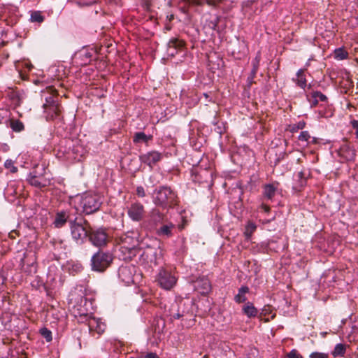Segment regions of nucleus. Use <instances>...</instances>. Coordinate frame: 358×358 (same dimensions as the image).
Listing matches in <instances>:
<instances>
[{"instance_id":"26","label":"nucleus","mask_w":358,"mask_h":358,"mask_svg":"<svg viewBox=\"0 0 358 358\" xmlns=\"http://www.w3.org/2000/svg\"><path fill=\"white\" fill-rule=\"evenodd\" d=\"M249 292V288L247 286H242L239 289L238 294L235 296L234 300L236 303H243L247 300L245 294Z\"/></svg>"},{"instance_id":"32","label":"nucleus","mask_w":358,"mask_h":358,"mask_svg":"<svg viewBox=\"0 0 358 358\" xmlns=\"http://www.w3.org/2000/svg\"><path fill=\"white\" fill-rule=\"evenodd\" d=\"M152 136H147L144 132H137L134 136V143H146L149 140H150Z\"/></svg>"},{"instance_id":"40","label":"nucleus","mask_w":358,"mask_h":358,"mask_svg":"<svg viewBox=\"0 0 358 358\" xmlns=\"http://www.w3.org/2000/svg\"><path fill=\"white\" fill-rule=\"evenodd\" d=\"M310 135L308 131H303L300 133L299 135V140L301 141H308V140L310 138Z\"/></svg>"},{"instance_id":"6","label":"nucleus","mask_w":358,"mask_h":358,"mask_svg":"<svg viewBox=\"0 0 358 358\" xmlns=\"http://www.w3.org/2000/svg\"><path fill=\"white\" fill-rule=\"evenodd\" d=\"M162 250L160 248L148 247L141 255V259L149 266H156L162 257Z\"/></svg>"},{"instance_id":"52","label":"nucleus","mask_w":358,"mask_h":358,"mask_svg":"<svg viewBox=\"0 0 358 358\" xmlns=\"http://www.w3.org/2000/svg\"><path fill=\"white\" fill-rule=\"evenodd\" d=\"M203 96L208 101H211V99H209V95L207 93H204Z\"/></svg>"},{"instance_id":"53","label":"nucleus","mask_w":358,"mask_h":358,"mask_svg":"<svg viewBox=\"0 0 358 358\" xmlns=\"http://www.w3.org/2000/svg\"><path fill=\"white\" fill-rule=\"evenodd\" d=\"M304 126H305V122H299L298 127L299 129H303Z\"/></svg>"},{"instance_id":"8","label":"nucleus","mask_w":358,"mask_h":358,"mask_svg":"<svg viewBox=\"0 0 358 358\" xmlns=\"http://www.w3.org/2000/svg\"><path fill=\"white\" fill-rule=\"evenodd\" d=\"M165 215L159 210L152 209L147 220L143 222V226L149 230L156 229L159 224L164 222Z\"/></svg>"},{"instance_id":"43","label":"nucleus","mask_w":358,"mask_h":358,"mask_svg":"<svg viewBox=\"0 0 358 358\" xmlns=\"http://www.w3.org/2000/svg\"><path fill=\"white\" fill-rule=\"evenodd\" d=\"M252 63H253V69L252 70V73L253 75H255L257 71V69H258V66H259V57L257 56L255 57V59H254V61L252 62Z\"/></svg>"},{"instance_id":"41","label":"nucleus","mask_w":358,"mask_h":358,"mask_svg":"<svg viewBox=\"0 0 358 358\" xmlns=\"http://www.w3.org/2000/svg\"><path fill=\"white\" fill-rule=\"evenodd\" d=\"M328 354L319 352H312L309 356L310 358H328Z\"/></svg>"},{"instance_id":"28","label":"nucleus","mask_w":358,"mask_h":358,"mask_svg":"<svg viewBox=\"0 0 358 358\" xmlns=\"http://www.w3.org/2000/svg\"><path fill=\"white\" fill-rule=\"evenodd\" d=\"M94 51L93 50H83L80 52V57L83 64H87L90 62Z\"/></svg>"},{"instance_id":"49","label":"nucleus","mask_w":358,"mask_h":358,"mask_svg":"<svg viewBox=\"0 0 358 358\" xmlns=\"http://www.w3.org/2000/svg\"><path fill=\"white\" fill-rule=\"evenodd\" d=\"M261 208L264 211V212H268L270 210V208L269 206H268L266 204H262L261 206Z\"/></svg>"},{"instance_id":"51","label":"nucleus","mask_w":358,"mask_h":358,"mask_svg":"<svg viewBox=\"0 0 358 358\" xmlns=\"http://www.w3.org/2000/svg\"><path fill=\"white\" fill-rule=\"evenodd\" d=\"M352 124V127L355 129H358V121L357 120H354Z\"/></svg>"},{"instance_id":"55","label":"nucleus","mask_w":358,"mask_h":358,"mask_svg":"<svg viewBox=\"0 0 358 358\" xmlns=\"http://www.w3.org/2000/svg\"><path fill=\"white\" fill-rule=\"evenodd\" d=\"M308 66H309V63L308 62V63H306V67H305L304 69H307V67H308Z\"/></svg>"},{"instance_id":"39","label":"nucleus","mask_w":358,"mask_h":358,"mask_svg":"<svg viewBox=\"0 0 358 358\" xmlns=\"http://www.w3.org/2000/svg\"><path fill=\"white\" fill-rule=\"evenodd\" d=\"M312 98H316L318 101H326L327 100V96L318 91L313 92Z\"/></svg>"},{"instance_id":"27","label":"nucleus","mask_w":358,"mask_h":358,"mask_svg":"<svg viewBox=\"0 0 358 358\" xmlns=\"http://www.w3.org/2000/svg\"><path fill=\"white\" fill-rule=\"evenodd\" d=\"M243 311L248 317H255L258 313L257 309L250 302L244 306Z\"/></svg>"},{"instance_id":"16","label":"nucleus","mask_w":358,"mask_h":358,"mask_svg":"<svg viewBox=\"0 0 358 358\" xmlns=\"http://www.w3.org/2000/svg\"><path fill=\"white\" fill-rule=\"evenodd\" d=\"M7 96L10 101V104L14 107L19 106L24 98V93L18 90H10L7 93Z\"/></svg>"},{"instance_id":"24","label":"nucleus","mask_w":358,"mask_h":358,"mask_svg":"<svg viewBox=\"0 0 358 358\" xmlns=\"http://www.w3.org/2000/svg\"><path fill=\"white\" fill-rule=\"evenodd\" d=\"M306 70V69H300L296 72V78L295 79H293V80L296 83V85L302 89H305L307 85V81L304 74Z\"/></svg>"},{"instance_id":"9","label":"nucleus","mask_w":358,"mask_h":358,"mask_svg":"<svg viewBox=\"0 0 358 358\" xmlns=\"http://www.w3.org/2000/svg\"><path fill=\"white\" fill-rule=\"evenodd\" d=\"M145 214V210L144 206L138 201L131 203L127 208V215L134 222L141 221L143 219Z\"/></svg>"},{"instance_id":"47","label":"nucleus","mask_w":358,"mask_h":358,"mask_svg":"<svg viewBox=\"0 0 358 358\" xmlns=\"http://www.w3.org/2000/svg\"><path fill=\"white\" fill-rule=\"evenodd\" d=\"M222 0H206L208 4L210 6H217L218 3L221 2Z\"/></svg>"},{"instance_id":"17","label":"nucleus","mask_w":358,"mask_h":358,"mask_svg":"<svg viewBox=\"0 0 358 358\" xmlns=\"http://www.w3.org/2000/svg\"><path fill=\"white\" fill-rule=\"evenodd\" d=\"M119 251L120 253L119 255L120 258L124 261H128L135 257L139 252V250L135 247L120 246Z\"/></svg>"},{"instance_id":"35","label":"nucleus","mask_w":358,"mask_h":358,"mask_svg":"<svg viewBox=\"0 0 358 358\" xmlns=\"http://www.w3.org/2000/svg\"><path fill=\"white\" fill-rule=\"evenodd\" d=\"M44 16L40 11H34L31 14V21L33 22L41 23L44 21Z\"/></svg>"},{"instance_id":"23","label":"nucleus","mask_w":358,"mask_h":358,"mask_svg":"<svg viewBox=\"0 0 358 358\" xmlns=\"http://www.w3.org/2000/svg\"><path fill=\"white\" fill-rule=\"evenodd\" d=\"M6 122L13 132L19 133L24 130L23 122L18 119L9 118L8 121L6 120Z\"/></svg>"},{"instance_id":"14","label":"nucleus","mask_w":358,"mask_h":358,"mask_svg":"<svg viewBox=\"0 0 358 358\" xmlns=\"http://www.w3.org/2000/svg\"><path fill=\"white\" fill-rule=\"evenodd\" d=\"M338 154L344 161H354L356 156L355 150L348 143H343L338 150Z\"/></svg>"},{"instance_id":"38","label":"nucleus","mask_w":358,"mask_h":358,"mask_svg":"<svg viewBox=\"0 0 358 358\" xmlns=\"http://www.w3.org/2000/svg\"><path fill=\"white\" fill-rule=\"evenodd\" d=\"M29 182L36 187H44V185H43L38 180V178L36 176H31L29 178Z\"/></svg>"},{"instance_id":"36","label":"nucleus","mask_w":358,"mask_h":358,"mask_svg":"<svg viewBox=\"0 0 358 358\" xmlns=\"http://www.w3.org/2000/svg\"><path fill=\"white\" fill-rule=\"evenodd\" d=\"M40 334L45 339L47 342H50L52 340V331L46 327L40 329Z\"/></svg>"},{"instance_id":"48","label":"nucleus","mask_w":358,"mask_h":358,"mask_svg":"<svg viewBox=\"0 0 358 358\" xmlns=\"http://www.w3.org/2000/svg\"><path fill=\"white\" fill-rule=\"evenodd\" d=\"M309 101L310 103L311 107H315L318 103V100L316 98L311 97V99H309Z\"/></svg>"},{"instance_id":"18","label":"nucleus","mask_w":358,"mask_h":358,"mask_svg":"<svg viewBox=\"0 0 358 358\" xmlns=\"http://www.w3.org/2000/svg\"><path fill=\"white\" fill-rule=\"evenodd\" d=\"M194 287L199 293L206 294L210 290V283L207 278H202L194 282Z\"/></svg>"},{"instance_id":"15","label":"nucleus","mask_w":358,"mask_h":358,"mask_svg":"<svg viewBox=\"0 0 358 358\" xmlns=\"http://www.w3.org/2000/svg\"><path fill=\"white\" fill-rule=\"evenodd\" d=\"M162 224V225L160 227L156 229L157 235L164 238H169L173 236V231L175 229V225L171 222L166 224L163 223Z\"/></svg>"},{"instance_id":"30","label":"nucleus","mask_w":358,"mask_h":358,"mask_svg":"<svg viewBox=\"0 0 358 358\" xmlns=\"http://www.w3.org/2000/svg\"><path fill=\"white\" fill-rule=\"evenodd\" d=\"M346 351V345L338 343L336 345L331 355L334 357H343Z\"/></svg>"},{"instance_id":"31","label":"nucleus","mask_w":358,"mask_h":358,"mask_svg":"<svg viewBox=\"0 0 358 358\" xmlns=\"http://www.w3.org/2000/svg\"><path fill=\"white\" fill-rule=\"evenodd\" d=\"M182 305H183L182 301H180L179 304H176V306H178V308L177 312H176V313L173 311V308H174L173 306H172L170 315L173 319H175V320L180 319L185 315V309L182 308L181 310Z\"/></svg>"},{"instance_id":"19","label":"nucleus","mask_w":358,"mask_h":358,"mask_svg":"<svg viewBox=\"0 0 358 358\" xmlns=\"http://www.w3.org/2000/svg\"><path fill=\"white\" fill-rule=\"evenodd\" d=\"M136 234L134 232H127L124 235H123L121 238V243L120 246H127V247H135L137 248L138 244V241L136 237Z\"/></svg>"},{"instance_id":"34","label":"nucleus","mask_w":358,"mask_h":358,"mask_svg":"<svg viewBox=\"0 0 358 358\" xmlns=\"http://www.w3.org/2000/svg\"><path fill=\"white\" fill-rule=\"evenodd\" d=\"M184 45V42L181 40H179L176 38H173L170 39V41L168 43V47L169 48H173L175 50L178 48H180Z\"/></svg>"},{"instance_id":"57","label":"nucleus","mask_w":358,"mask_h":358,"mask_svg":"<svg viewBox=\"0 0 358 358\" xmlns=\"http://www.w3.org/2000/svg\"><path fill=\"white\" fill-rule=\"evenodd\" d=\"M130 358H134V357H130Z\"/></svg>"},{"instance_id":"37","label":"nucleus","mask_w":358,"mask_h":358,"mask_svg":"<svg viewBox=\"0 0 358 358\" xmlns=\"http://www.w3.org/2000/svg\"><path fill=\"white\" fill-rule=\"evenodd\" d=\"M6 169H8L11 173H16L17 168L14 165V162L12 159H7L4 163Z\"/></svg>"},{"instance_id":"44","label":"nucleus","mask_w":358,"mask_h":358,"mask_svg":"<svg viewBox=\"0 0 358 358\" xmlns=\"http://www.w3.org/2000/svg\"><path fill=\"white\" fill-rule=\"evenodd\" d=\"M288 358H303L296 350H292L287 354Z\"/></svg>"},{"instance_id":"20","label":"nucleus","mask_w":358,"mask_h":358,"mask_svg":"<svg viewBox=\"0 0 358 358\" xmlns=\"http://www.w3.org/2000/svg\"><path fill=\"white\" fill-rule=\"evenodd\" d=\"M69 220H73L70 215L67 213L66 211H60L57 213L55 220L53 222V224L56 228L62 227L66 222H69Z\"/></svg>"},{"instance_id":"33","label":"nucleus","mask_w":358,"mask_h":358,"mask_svg":"<svg viewBox=\"0 0 358 358\" xmlns=\"http://www.w3.org/2000/svg\"><path fill=\"white\" fill-rule=\"evenodd\" d=\"M348 57V52L343 48H337L334 50V58L337 60H343Z\"/></svg>"},{"instance_id":"5","label":"nucleus","mask_w":358,"mask_h":358,"mask_svg":"<svg viewBox=\"0 0 358 358\" xmlns=\"http://www.w3.org/2000/svg\"><path fill=\"white\" fill-rule=\"evenodd\" d=\"M175 193L168 187H161L155 192L154 203L157 206H166L174 203Z\"/></svg>"},{"instance_id":"12","label":"nucleus","mask_w":358,"mask_h":358,"mask_svg":"<svg viewBox=\"0 0 358 358\" xmlns=\"http://www.w3.org/2000/svg\"><path fill=\"white\" fill-rule=\"evenodd\" d=\"M89 238L93 245L103 246L106 244L108 235L105 229L101 228L89 233Z\"/></svg>"},{"instance_id":"3","label":"nucleus","mask_w":358,"mask_h":358,"mask_svg":"<svg viewBox=\"0 0 358 358\" xmlns=\"http://www.w3.org/2000/svg\"><path fill=\"white\" fill-rule=\"evenodd\" d=\"M85 224H87V222L82 217H75L73 220H69L71 234L73 239L77 243H83L89 236L90 232Z\"/></svg>"},{"instance_id":"42","label":"nucleus","mask_w":358,"mask_h":358,"mask_svg":"<svg viewBox=\"0 0 358 358\" xmlns=\"http://www.w3.org/2000/svg\"><path fill=\"white\" fill-rule=\"evenodd\" d=\"M9 117V111L5 108H0V124L4 119Z\"/></svg>"},{"instance_id":"45","label":"nucleus","mask_w":358,"mask_h":358,"mask_svg":"<svg viewBox=\"0 0 358 358\" xmlns=\"http://www.w3.org/2000/svg\"><path fill=\"white\" fill-rule=\"evenodd\" d=\"M136 194L139 197H144L145 196V189L142 186H138L136 188Z\"/></svg>"},{"instance_id":"54","label":"nucleus","mask_w":358,"mask_h":358,"mask_svg":"<svg viewBox=\"0 0 358 358\" xmlns=\"http://www.w3.org/2000/svg\"><path fill=\"white\" fill-rule=\"evenodd\" d=\"M355 135L357 138H358V129L356 130Z\"/></svg>"},{"instance_id":"29","label":"nucleus","mask_w":358,"mask_h":358,"mask_svg":"<svg viewBox=\"0 0 358 358\" xmlns=\"http://www.w3.org/2000/svg\"><path fill=\"white\" fill-rule=\"evenodd\" d=\"M257 225L255 223L251 221H248L244 231V235L247 240H250L252 237V234L256 231Z\"/></svg>"},{"instance_id":"56","label":"nucleus","mask_w":358,"mask_h":358,"mask_svg":"<svg viewBox=\"0 0 358 358\" xmlns=\"http://www.w3.org/2000/svg\"><path fill=\"white\" fill-rule=\"evenodd\" d=\"M313 142H314V143L316 142V139L315 138H313Z\"/></svg>"},{"instance_id":"11","label":"nucleus","mask_w":358,"mask_h":358,"mask_svg":"<svg viewBox=\"0 0 358 358\" xmlns=\"http://www.w3.org/2000/svg\"><path fill=\"white\" fill-rule=\"evenodd\" d=\"M90 333L92 336L99 338L106 330V325L99 318L91 317L88 320Z\"/></svg>"},{"instance_id":"22","label":"nucleus","mask_w":358,"mask_h":358,"mask_svg":"<svg viewBox=\"0 0 358 358\" xmlns=\"http://www.w3.org/2000/svg\"><path fill=\"white\" fill-rule=\"evenodd\" d=\"M278 183L266 184L263 187V195L267 199H272L277 191Z\"/></svg>"},{"instance_id":"50","label":"nucleus","mask_w":358,"mask_h":358,"mask_svg":"<svg viewBox=\"0 0 358 358\" xmlns=\"http://www.w3.org/2000/svg\"><path fill=\"white\" fill-rule=\"evenodd\" d=\"M73 266H75V267H76V268H75V269H76V271H80V270H82V269H83V266H82V265H81V264H77L74 265Z\"/></svg>"},{"instance_id":"21","label":"nucleus","mask_w":358,"mask_h":358,"mask_svg":"<svg viewBox=\"0 0 358 358\" xmlns=\"http://www.w3.org/2000/svg\"><path fill=\"white\" fill-rule=\"evenodd\" d=\"M219 17L216 15H210L206 17L203 28L214 31L216 30L219 22Z\"/></svg>"},{"instance_id":"10","label":"nucleus","mask_w":358,"mask_h":358,"mask_svg":"<svg viewBox=\"0 0 358 358\" xmlns=\"http://www.w3.org/2000/svg\"><path fill=\"white\" fill-rule=\"evenodd\" d=\"M135 272L134 266H121L118 270V276L125 285H130L135 282Z\"/></svg>"},{"instance_id":"25","label":"nucleus","mask_w":358,"mask_h":358,"mask_svg":"<svg viewBox=\"0 0 358 358\" xmlns=\"http://www.w3.org/2000/svg\"><path fill=\"white\" fill-rule=\"evenodd\" d=\"M296 189H300L306 185V177L303 171H299L294 175Z\"/></svg>"},{"instance_id":"1","label":"nucleus","mask_w":358,"mask_h":358,"mask_svg":"<svg viewBox=\"0 0 358 358\" xmlns=\"http://www.w3.org/2000/svg\"><path fill=\"white\" fill-rule=\"evenodd\" d=\"M41 96L45 100L43 108L46 119L49 120L57 117L61 113V106L58 103L56 90L52 87H48L41 91Z\"/></svg>"},{"instance_id":"7","label":"nucleus","mask_w":358,"mask_h":358,"mask_svg":"<svg viewBox=\"0 0 358 358\" xmlns=\"http://www.w3.org/2000/svg\"><path fill=\"white\" fill-rule=\"evenodd\" d=\"M156 280L162 288L169 290L176 284L177 278L170 271L162 268L159 271Z\"/></svg>"},{"instance_id":"46","label":"nucleus","mask_w":358,"mask_h":358,"mask_svg":"<svg viewBox=\"0 0 358 358\" xmlns=\"http://www.w3.org/2000/svg\"><path fill=\"white\" fill-rule=\"evenodd\" d=\"M139 358H159V356L155 352H148L144 357Z\"/></svg>"},{"instance_id":"4","label":"nucleus","mask_w":358,"mask_h":358,"mask_svg":"<svg viewBox=\"0 0 358 358\" xmlns=\"http://www.w3.org/2000/svg\"><path fill=\"white\" fill-rule=\"evenodd\" d=\"M113 259V255L110 252L99 250L91 258L92 270L103 272L110 265Z\"/></svg>"},{"instance_id":"2","label":"nucleus","mask_w":358,"mask_h":358,"mask_svg":"<svg viewBox=\"0 0 358 358\" xmlns=\"http://www.w3.org/2000/svg\"><path fill=\"white\" fill-rule=\"evenodd\" d=\"M78 199L79 208L86 214L96 212L101 204L100 196L94 194L85 193L79 196Z\"/></svg>"},{"instance_id":"13","label":"nucleus","mask_w":358,"mask_h":358,"mask_svg":"<svg viewBox=\"0 0 358 358\" xmlns=\"http://www.w3.org/2000/svg\"><path fill=\"white\" fill-rule=\"evenodd\" d=\"M162 158V153L154 150L148 152L140 156L141 162L148 165L150 167H152V166L159 162Z\"/></svg>"}]
</instances>
